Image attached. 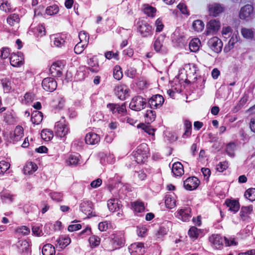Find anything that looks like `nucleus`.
<instances>
[{
    "mask_svg": "<svg viewBox=\"0 0 255 255\" xmlns=\"http://www.w3.org/2000/svg\"><path fill=\"white\" fill-rule=\"evenodd\" d=\"M37 169V166L34 163L31 161L26 162L23 171L25 174H31Z\"/></svg>",
    "mask_w": 255,
    "mask_h": 255,
    "instance_id": "nucleus-23",
    "label": "nucleus"
},
{
    "mask_svg": "<svg viewBox=\"0 0 255 255\" xmlns=\"http://www.w3.org/2000/svg\"><path fill=\"white\" fill-rule=\"evenodd\" d=\"M79 42L87 45L89 36L85 31H81L79 34Z\"/></svg>",
    "mask_w": 255,
    "mask_h": 255,
    "instance_id": "nucleus-45",
    "label": "nucleus"
},
{
    "mask_svg": "<svg viewBox=\"0 0 255 255\" xmlns=\"http://www.w3.org/2000/svg\"><path fill=\"white\" fill-rule=\"evenodd\" d=\"M89 68L93 72H97L98 71L97 66L98 65V62L94 58H90L88 62Z\"/></svg>",
    "mask_w": 255,
    "mask_h": 255,
    "instance_id": "nucleus-38",
    "label": "nucleus"
},
{
    "mask_svg": "<svg viewBox=\"0 0 255 255\" xmlns=\"http://www.w3.org/2000/svg\"><path fill=\"white\" fill-rule=\"evenodd\" d=\"M102 183V180L100 178H98L96 180L93 181L91 183V186L92 188H96L99 187Z\"/></svg>",
    "mask_w": 255,
    "mask_h": 255,
    "instance_id": "nucleus-63",
    "label": "nucleus"
},
{
    "mask_svg": "<svg viewBox=\"0 0 255 255\" xmlns=\"http://www.w3.org/2000/svg\"><path fill=\"white\" fill-rule=\"evenodd\" d=\"M108 207L111 212H114L120 210L121 204L119 201L116 199H110L107 202Z\"/></svg>",
    "mask_w": 255,
    "mask_h": 255,
    "instance_id": "nucleus-21",
    "label": "nucleus"
},
{
    "mask_svg": "<svg viewBox=\"0 0 255 255\" xmlns=\"http://www.w3.org/2000/svg\"><path fill=\"white\" fill-rule=\"evenodd\" d=\"M32 231L33 234L37 236H41L43 235L42 230L40 229L39 226H33L32 228Z\"/></svg>",
    "mask_w": 255,
    "mask_h": 255,
    "instance_id": "nucleus-60",
    "label": "nucleus"
},
{
    "mask_svg": "<svg viewBox=\"0 0 255 255\" xmlns=\"http://www.w3.org/2000/svg\"><path fill=\"white\" fill-rule=\"evenodd\" d=\"M200 233L201 231L195 227H191L188 232L189 236L194 239H196Z\"/></svg>",
    "mask_w": 255,
    "mask_h": 255,
    "instance_id": "nucleus-42",
    "label": "nucleus"
},
{
    "mask_svg": "<svg viewBox=\"0 0 255 255\" xmlns=\"http://www.w3.org/2000/svg\"><path fill=\"white\" fill-rule=\"evenodd\" d=\"M16 232L20 233L23 235H27L30 233L29 228L26 226H22L16 229Z\"/></svg>",
    "mask_w": 255,
    "mask_h": 255,
    "instance_id": "nucleus-56",
    "label": "nucleus"
},
{
    "mask_svg": "<svg viewBox=\"0 0 255 255\" xmlns=\"http://www.w3.org/2000/svg\"><path fill=\"white\" fill-rule=\"evenodd\" d=\"M63 65L62 63L58 61L54 63L50 67L49 71L53 76L59 77L61 75Z\"/></svg>",
    "mask_w": 255,
    "mask_h": 255,
    "instance_id": "nucleus-14",
    "label": "nucleus"
},
{
    "mask_svg": "<svg viewBox=\"0 0 255 255\" xmlns=\"http://www.w3.org/2000/svg\"><path fill=\"white\" fill-rule=\"evenodd\" d=\"M145 122L149 124L153 122L156 118V113L154 111L147 110L145 114Z\"/></svg>",
    "mask_w": 255,
    "mask_h": 255,
    "instance_id": "nucleus-36",
    "label": "nucleus"
},
{
    "mask_svg": "<svg viewBox=\"0 0 255 255\" xmlns=\"http://www.w3.org/2000/svg\"><path fill=\"white\" fill-rule=\"evenodd\" d=\"M19 21V16L15 13L9 15L7 18V23L10 27H12V29L13 31H15L18 28Z\"/></svg>",
    "mask_w": 255,
    "mask_h": 255,
    "instance_id": "nucleus-12",
    "label": "nucleus"
},
{
    "mask_svg": "<svg viewBox=\"0 0 255 255\" xmlns=\"http://www.w3.org/2000/svg\"><path fill=\"white\" fill-rule=\"evenodd\" d=\"M45 27L43 25H38L36 27V34L37 37H41L45 35Z\"/></svg>",
    "mask_w": 255,
    "mask_h": 255,
    "instance_id": "nucleus-55",
    "label": "nucleus"
},
{
    "mask_svg": "<svg viewBox=\"0 0 255 255\" xmlns=\"http://www.w3.org/2000/svg\"><path fill=\"white\" fill-rule=\"evenodd\" d=\"M137 127L142 128L145 132L149 134L153 135L154 134V129L153 128H151L149 127L145 126L143 124L138 125Z\"/></svg>",
    "mask_w": 255,
    "mask_h": 255,
    "instance_id": "nucleus-50",
    "label": "nucleus"
},
{
    "mask_svg": "<svg viewBox=\"0 0 255 255\" xmlns=\"http://www.w3.org/2000/svg\"><path fill=\"white\" fill-rule=\"evenodd\" d=\"M100 141L99 136L95 133L90 132L86 134L85 141L89 144H95Z\"/></svg>",
    "mask_w": 255,
    "mask_h": 255,
    "instance_id": "nucleus-20",
    "label": "nucleus"
},
{
    "mask_svg": "<svg viewBox=\"0 0 255 255\" xmlns=\"http://www.w3.org/2000/svg\"><path fill=\"white\" fill-rule=\"evenodd\" d=\"M43 119V116L41 112L35 111L31 115V121L34 124H39Z\"/></svg>",
    "mask_w": 255,
    "mask_h": 255,
    "instance_id": "nucleus-33",
    "label": "nucleus"
},
{
    "mask_svg": "<svg viewBox=\"0 0 255 255\" xmlns=\"http://www.w3.org/2000/svg\"><path fill=\"white\" fill-rule=\"evenodd\" d=\"M167 231L165 228L161 227L159 229L157 233L156 234V236L157 238H161L163 236L166 234Z\"/></svg>",
    "mask_w": 255,
    "mask_h": 255,
    "instance_id": "nucleus-64",
    "label": "nucleus"
},
{
    "mask_svg": "<svg viewBox=\"0 0 255 255\" xmlns=\"http://www.w3.org/2000/svg\"><path fill=\"white\" fill-rule=\"evenodd\" d=\"M235 147V144L234 143H230L227 145L226 151L230 156H233L234 155V151Z\"/></svg>",
    "mask_w": 255,
    "mask_h": 255,
    "instance_id": "nucleus-53",
    "label": "nucleus"
},
{
    "mask_svg": "<svg viewBox=\"0 0 255 255\" xmlns=\"http://www.w3.org/2000/svg\"><path fill=\"white\" fill-rule=\"evenodd\" d=\"M113 76L118 80H120L122 78L123 75L120 66L117 65L115 67L113 71Z\"/></svg>",
    "mask_w": 255,
    "mask_h": 255,
    "instance_id": "nucleus-41",
    "label": "nucleus"
},
{
    "mask_svg": "<svg viewBox=\"0 0 255 255\" xmlns=\"http://www.w3.org/2000/svg\"><path fill=\"white\" fill-rule=\"evenodd\" d=\"M241 33L243 36L247 39H252L254 37V32L251 29L243 28Z\"/></svg>",
    "mask_w": 255,
    "mask_h": 255,
    "instance_id": "nucleus-40",
    "label": "nucleus"
},
{
    "mask_svg": "<svg viewBox=\"0 0 255 255\" xmlns=\"http://www.w3.org/2000/svg\"><path fill=\"white\" fill-rule=\"evenodd\" d=\"M253 10V7L250 4H247L243 7L240 12V17L241 19H245L249 18Z\"/></svg>",
    "mask_w": 255,
    "mask_h": 255,
    "instance_id": "nucleus-18",
    "label": "nucleus"
},
{
    "mask_svg": "<svg viewBox=\"0 0 255 255\" xmlns=\"http://www.w3.org/2000/svg\"><path fill=\"white\" fill-rule=\"evenodd\" d=\"M165 204L166 207L169 209L173 208L176 205V201L174 198V195H166L165 196Z\"/></svg>",
    "mask_w": 255,
    "mask_h": 255,
    "instance_id": "nucleus-27",
    "label": "nucleus"
},
{
    "mask_svg": "<svg viewBox=\"0 0 255 255\" xmlns=\"http://www.w3.org/2000/svg\"><path fill=\"white\" fill-rule=\"evenodd\" d=\"M115 90L116 95L121 100H123L129 96V90L125 85L118 86L116 87Z\"/></svg>",
    "mask_w": 255,
    "mask_h": 255,
    "instance_id": "nucleus-15",
    "label": "nucleus"
},
{
    "mask_svg": "<svg viewBox=\"0 0 255 255\" xmlns=\"http://www.w3.org/2000/svg\"><path fill=\"white\" fill-rule=\"evenodd\" d=\"M239 39L240 36L239 32L238 31H236L233 33L228 45L225 46L224 50L227 52L230 51L234 47V44L237 43Z\"/></svg>",
    "mask_w": 255,
    "mask_h": 255,
    "instance_id": "nucleus-19",
    "label": "nucleus"
},
{
    "mask_svg": "<svg viewBox=\"0 0 255 255\" xmlns=\"http://www.w3.org/2000/svg\"><path fill=\"white\" fill-rule=\"evenodd\" d=\"M43 255H54L55 254V248L50 244L44 245L42 250Z\"/></svg>",
    "mask_w": 255,
    "mask_h": 255,
    "instance_id": "nucleus-30",
    "label": "nucleus"
},
{
    "mask_svg": "<svg viewBox=\"0 0 255 255\" xmlns=\"http://www.w3.org/2000/svg\"><path fill=\"white\" fill-rule=\"evenodd\" d=\"M57 245L63 249L67 246L71 242V239L68 237H61L56 241Z\"/></svg>",
    "mask_w": 255,
    "mask_h": 255,
    "instance_id": "nucleus-34",
    "label": "nucleus"
},
{
    "mask_svg": "<svg viewBox=\"0 0 255 255\" xmlns=\"http://www.w3.org/2000/svg\"><path fill=\"white\" fill-rule=\"evenodd\" d=\"M0 9L5 12H9L11 10V6L7 1H0Z\"/></svg>",
    "mask_w": 255,
    "mask_h": 255,
    "instance_id": "nucleus-46",
    "label": "nucleus"
},
{
    "mask_svg": "<svg viewBox=\"0 0 255 255\" xmlns=\"http://www.w3.org/2000/svg\"><path fill=\"white\" fill-rule=\"evenodd\" d=\"M58 10V7L57 5H52L46 8V13L48 15H52L56 14Z\"/></svg>",
    "mask_w": 255,
    "mask_h": 255,
    "instance_id": "nucleus-51",
    "label": "nucleus"
},
{
    "mask_svg": "<svg viewBox=\"0 0 255 255\" xmlns=\"http://www.w3.org/2000/svg\"><path fill=\"white\" fill-rule=\"evenodd\" d=\"M209 241L212 245L217 249H221L223 247L225 242L226 246L237 245V243L234 239H228L226 237L224 239L219 235H213L209 238Z\"/></svg>",
    "mask_w": 255,
    "mask_h": 255,
    "instance_id": "nucleus-1",
    "label": "nucleus"
},
{
    "mask_svg": "<svg viewBox=\"0 0 255 255\" xmlns=\"http://www.w3.org/2000/svg\"><path fill=\"white\" fill-rule=\"evenodd\" d=\"M69 128L63 122L59 121L56 123L55 126V132L56 135L60 137H65L68 133Z\"/></svg>",
    "mask_w": 255,
    "mask_h": 255,
    "instance_id": "nucleus-5",
    "label": "nucleus"
},
{
    "mask_svg": "<svg viewBox=\"0 0 255 255\" xmlns=\"http://www.w3.org/2000/svg\"><path fill=\"white\" fill-rule=\"evenodd\" d=\"M51 40L53 41V45L56 47H61L65 45V41L64 38L61 36H51Z\"/></svg>",
    "mask_w": 255,
    "mask_h": 255,
    "instance_id": "nucleus-26",
    "label": "nucleus"
},
{
    "mask_svg": "<svg viewBox=\"0 0 255 255\" xmlns=\"http://www.w3.org/2000/svg\"><path fill=\"white\" fill-rule=\"evenodd\" d=\"M10 167V164L5 161H0V174H3Z\"/></svg>",
    "mask_w": 255,
    "mask_h": 255,
    "instance_id": "nucleus-49",
    "label": "nucleus"
},
{
    "mask_svg": "<svg viewBox=\"0 0 255 255\" xmlns=\"http://www.w3.org/2000/svg\"><path fill=\"white\" fill-rule=\"evenodd\" d=\"M81 211L87 215H90L92 213V208L88 202H83L80 205Z\"/></svg>",
    "mask_w": 255,
    "mask_h": 255,
    "instance_id": "nucleus-32",
    "label": "nucleus"
},
{
    "mask_svg": "<svg viewBox=\"0 0 255 255\" xmlns=\"http://www.w3.org/2000/svg\"><path fill=\"white\" fill-rule=\"evenodd\" d=\"M253 207L252 206H244L241 208L240 216L243 221L248 219L249 215L252 212Z\"/></svg>",
    "mask_w": 255,
    "mask_h": 255,
    "instance_id": "nucleus-25",
    "label": "nucleus"
},
{
    "mask_svg": "<svg viewBox=\"0 0 255 255\" xmlns=\"http://www.w3.org/2000/svg\"><path fill=\"white\" fill-rule=\"evenodd\" d=\"M23 129L21 126H17L14 131L9 134L10 141L15 142L19 141L23 136Z\"/></svg>",
    "mask_w": 255,
    "mask_h": 255,
    "instance_id": "nucleus-11",
    "label": "nucleus"
},
{
    "mask_svg": "<svg viewBox=\"0 0 255 255\" xmlns=\"http://www.w3.org/2000/svg\"><path fill=\"white\" fill-rule=\"evenodd\" d=\"M42 138L45 141H49L53 137V133L52 130L49 129H43L41 132Z\"/></svg>",
    "mask_w": 255,
    "mask_h": 255,
    "instance_id": "nucleus-37",
    "label": "nucleus"
},
{
    "mask_svg": "<svg viewBox=\"0 0 255 255\" xmlns=\"http://www.w3.org/2000/svg\"><path fill=\"white\" fill-rule=\"evenodd\" d=\"M155 26L156 27V31L157 32H160L162 30L163 28V24L162 21L159 18L156 20Z\"/></svg>",
    "mask_w": 255,
    "mask_h": 255,
    "instance_id": "nucleus-62",
    "label": "nucleus"
},
{
    "mask_svg": "<svg viewBox=\"0 0 255 255\" xmlns=\"http://www.w3.org/2000/svg\"><path fill=\"white\" fill-rule=\"evenodd\" d=\"M23 59L21 56L12 54L10 57V63L13 67H18L23 64Z\"/></svg>",
    "mask_w": 255,
    "mask_h": 255,
    "instance_id": "nucleus-22",
    "label": "nucleus"
},
{
    "mask_svg": "<svg viewBox=\"0 0 255 255\" xmlns=\"http://www.w3.org/2000/svg\"><path fill=\"white\" fill-rule=\"evenodd\" d=\"M133 207L134 211L137 212H141L144 209V204L141 202H134Z\"/></svg>",
    "mask_w": 255,
    "mask_h": 255,
    "instance_id": "nucleus-52",
    "label": "nucleus"
},
{
    "mask_svg": "<svg viewBox=\"0 0 255 255\" xmlns=\"http://www.w3.org/2000/svg\"><path fill=\"white\" fill-rule=\"evenodd\" d=\"M164 39V37L163 36H159L155 40L154 44V47L155 50L156 51H159L162 46V42Z\"/></svg>",
    "mask_w": 255,
    "mask_h": 255,
    "instance_id": "nucleus-47",
    "label": "nucleus"
},
{
    "mask_svg": "<svg viewBox=\"0 0 255 255\" xmlns=\"http://www.w3.org/2000/svg\"><path fill=\"white\" fill-rule=\"evenodd\" d=\"M89 243L91 247H96L100 244V238L96 236H92L89 239Z\"/></svg>",
    "mask_w": 255,
    "mask_h": 255,
    "instance_id": "nucleus-48",
    "label": "nucleus"
},
{
    "mask_svg": "<svg viewBox=\"0 0 255 255\" xmlns=\"http://www.w3.org/2000/svg\"><path fill=\"white\" fill-rule=\"evenodd\" d=\"M17 247L21 252H24L28 251L29 244L26 241H20L18 242Z\"/></svg>",
    "mask_w": 255,
    "mask_h": 255,
    "instance_id": "nucleus-43",
    "label": "nucleus"
},
{
    "mask_svg": "<svg viewBox=\"0 0 255 255\" xmlns=\"http://www.w3.org/2000/svg\"><path fill=\"white\" fill-rule=\"evenodd\" d=\"M245 196L250 201L255 200V188H250L245 193Z\"/></svg>",
    "mask_w": 255,
    "mask_h": 255,
    "instance_id": "nucleus-44",
    "label": "nucleus"
},
{
    "mask_svg": "<svg viewBox=\"0 0 255 255\" xmlns=\"http://www.w3.org/2000/svg\"><path fill=\"white\" fill-rule=\"evenodd\" d=\"M204 23L201 20H196L192 23V28L197 32H201L204 28Z\"/></svg>",
    "mask_w": 255,
    "mask_h": 255,
    "instance_id": "nucleus-35",
    "label": "nucleus"
},
{
    "mask_svg": "<svg viewBox=\"0 0 255 255\" xmlns=\"http://www.w3.org/2000/svg\"><path fill=\"white\" fill-rule=\"evenodd\" d=\"M42 85L46 91L52 92L57 87L56 82L52 78H46L43 80Z\"/></svg>",
    "mask_w": 255,
    "mask_h": 255,
    "instance_id": "nucleus-10",
    "label": "nucleus"
},
{
    "mask_svg": "<svg viewBox=\"0 0 255 255\" xmlns=\"http://www.w3.org/2000/svg\"><path fill=\"white\" fill-rule=\"evenodd\" d=\"M200 184V181L195 177H191L184 181V187L186 190H193L196 189Z\"/></svg>",
    "mask_w": 255,
    "mask_h": 255,
    "instance_id": "nucleus-7",
    "label": "nucleus"
},
{
    "mask_svg": "<svg viewBox=\"0 0 255 255\" xmlns=\"http://www.w3.org/2000/svg\"><path fill=\"white\" fill-rule=\"evenodd\" d=\"M190 213L191 209L189 207H184L178 211V218L184 222L189 221L191 217Z\"/></svg>",
    "mask_w": 255,
    "mask_h": 255,
    "instance_id": "nucleus-17",
    "label": "nucleus"
},
{
    "mask_svg": "<svg viewBox=\"0 0 255 255\" xmlns=\"http://www.w3.org/2000/svg\"><path fill=\"white\" fill-rule=\"evenodd\" d=\"M164 98L160 95L153 96L148 101L149 104L151 108H159L164 102Z\"/></svg>",
    "mask_w": 255,
    "mask_h": 255,
    "instance_id": "nucleus-13",
    "label": "nucleus"
},
{
    "mask_svg": "<svg viewBox=\"0 0 255 255\" xmlns=\"http://www.w3.org/2000/svg\"><path fill=\"white\" fill-rule=\"evenodd\" d=\"M184 127L185 131L183 134V138H186L188 137L191 133V123L188 120L184 121Z\"/></svg>",
    "mask_w": 255,
    "mask_h": 255,
    "instance_id": "nucleus-39",
    "label": "nucleus"
},
{
    "mask_svg": "<svg viewBox=\"0 0 255 255\" xmlns=\"http://www.w3.org/2000/svg\"><path fill=\"white\" fill-rule=\"evenodd\" d=\"M224 10L223 6L219 3H213L208 6L209 14L213 16H217Z\"/></svg>",
    "mask_w": 255,
    "mask_h": 255,
    "instance_id": "nucleus-16",
    "label": "nucleus"
},
{
    "mask_svg": "<svg viewBox=\"0 0 255 255\" xmlns=\"http://www.w3.org/2000/svg\"><path fill=\"white\" fill-rule=\"evenodd\" d=\"M172 171L175 176H181L184 173V169L182 164L177 162L172 165Z\"/></svg>",
    "mask_w": 255,
    "mask_h": 255,
    "instance_id": "nucleus-24",
    "label": "nucleus"
},
{
    "mask_svg": "<svg viewBox=\"0 0 255 255\" xmlns=\"http://www.w3.org/2000/svg\"><path fill=\"white\" fill-rule=\"evenodd\" d=\"M9 55V49L7 48H2L0 51V57L2 59H5Z\"/></svg>",
    "mask_w": 255,
    "mask_h": 255,
    "instance_id": "nucleus-58",
    "label": "nucleus"
},
{
    "mask_svg": "<svg viewBox=\"0 0 255 255\" xmlns=\"http://www.w3.org/2000/svg\"><path fill=\"white\" fill-rule=\"evenodd\" d=\"M86 45H85L84 44L80 42L78 43L74 48L75 52L76 54L81 53L84 50Z\"/></svg>",
    "mask_w": 255,
    "mask_h": 255,
    "instance_id": "nucleus-54",
    "label": "nucleus"
},
{
    "mask_svg": "<svg viewBox=\"0 0 255 255\" xmlns=\"http://www.w3.org/2000/svg\"><path fill=\"white\" fill-rule=\"evenodd\" d=\"M221 24L217 19H211L207 24L206 34L207 35L211 33H215L220 28Z\"/></svg>",
    "mask_w": 255,
    "mask_h": 255,
    "instance_id": "nucleus-8",
    "label": "nucleus"
},
{
    "mask_svg": "<svg viewBox=\"0 0 255 255\" xmlns=\"http://www.w3.org/2000/svg\"><path fill=\"white\" fill-rule=\"evenodd\" d=\"M112 243L115 245L120 246L122 244V241L120 239L119 237L115 235L112 236Z\"/></svg>",
    "mask_w": 255,
    "mask_h": 255,
    "instance_id": "nucleus-61",
    "label": "nucleus"
},
{
    "mask_svg": "<svg viewBox=\"0 0 255 255\" xmlns=\"http://www.w3.org/2000/svg\"><path fill=\"white\" fill-rule=\"evenodd\" d=\"M137 29L143 37H147L152 34V26L144 20H139L137 23Z\"/></svg>",
    "mask_w": 255,
    "mask_h": 255,
    "instance_id": "nucleus-4",
    "label": "nucleus"
},
{
    "mask_svg": "<svg viewBox=\"0 0 255 255\" xmlns=\"http://www.w3.org/2000/svg\"><path fill=\"white\" fill-rule=\"evenodd\" d=\"M208 46L214 52L219 53L221 51L223 46L222 41L217 37L211 38L208 42Z\"/></svg>",
    "mask_w": 255,
    "mask_h": 255,
    "instance_id": "nucleus-6",
    "label": "nucleus"
},
{
    "mask_svg": "<svg viewBox=\"0 0 255 255\" xmlns=\"http://www.w3.org/2000/svg\"><path fill=\"white\" fill-rule=\"evenodd\" d=\"M129 251L131 255H143L144 250L142 243H135L129 247Z\"/></svg>",
    "mask_w": 255,
    "mask_h": 255,
    "instance_id": "nucleus-9",
    "label": "nucleus"
},
{
    "mask_svg": "<svg viewBox=\"0 0 255 255\" xmlns=\"http://www.w3.org/2000/svg\"><path fill=\"white\" fill-rule=\"evenodd\" d=\"M148 147L146 144L142 143L139 145L134 153L136 161L138 163L144 162L148 156Z\"/></svg>",
    "mask_w": 255,
    "mask_h": 255,
    "instance_id": "nucleus-2",
    "label": "nucleus"
},
{
    "mask_svg": "<svg viewBox=\"0 0 255 255\" xmlns=\"http://www.w3.org/2000/svg\"><path fill=\"white\" fill-rule=\"evenodd\" d=\"M81 227V225L79 224H72L68 226V230L71 232H74L80 229Z\"/></svg>",
    "mask_w": 255,
    "mask_h": 255,
    "instance_id": "nucleus-59",
    "label": "nucleus"
},
{
    "mask_svg": "<svg viewBox=\"0 0 255 255\" xmlns=\"http://www.w3.org/2000/svg\"><path fill=\"white\" fill-rule=\"evenodd\" d=\"M142 10L147 15L152 17L155 16L156 11L154 7L146 4L143 5Z\"/></svg>",
    "mask_w": 255,
    "mask_h": 255,
    "instance_id": "nucleus-31",
    "label": "nucleus"
},
{
    "mask_svg": "<svg viewBox=\"0 0 255 255\" xmlns=\"http://www.w3.org/2000/svg\"><path fill=\"white\" fill-rule=\"evenodd\" d=\"M226 204L229 207V210L234 213L237 212L239 210V203L236 200H227Z\"/></svg>",
    "mask_w": 255,
    "mask_h": 255,
    "instance_id": "nucleus-28",
    "label": "nucleus"
},
{
    "mask_svg": "<svg viewBox=\"0 0 255 255\" xmlns=\"http://www.w3.org/2000/svg\"><path fill=\"white\" fill-rule=\"evenodd\" d=\"M78 157L75 155H70L68 159L69 164L71 165H75L78 163Z\"/></svg>",
    "mask_w": 255,
    "mask_h": 255,
    "instance_id": "nucleus-57",
    "label": "nucleus"
},
{
    "mask_svg": "<svg viewBox=\"0 0 255 255\" xmlns=\"http://www.w3.org/2000/svg\"><path fill=\"white\" fill-rule=\"evenodd\" d=\"M146 105V101L141 96H136L132 98L129 104V108L135 111H140L143 109Z\"/></svg>",
    "mask_w": 255,
    "mask_h": 255,
    "instance_id": "nucleus-3",
    "label": "nucleus"
},
{
    "mask_svg": "<svg viewBox=\"0 0 255 255\" xmlns=\"http://www.w3.org/2000/svg\"><path fill=\"white\" fill-rule=\"evenodd\" d=\"M200 45V39L197 38H194L189 43V49L191 52H196L199 49Z\"/></svg>",
    "mask_w": 255,
    "mask_h": 255,
    "instance_id": "nucleus-29",
    "label": "nucleus"
}]
</instances>
